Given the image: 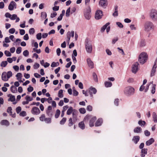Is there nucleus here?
Here are the masks:
<instances>
[{
    "mask_svg": "<svg viewBox=\"0 0 157 157\" xmlns=\"http://www.w3.org/2000/svg\"><path fill=\"white\" fill-rule=\"evenodd\" d=\"M124 92L126 96L130 97L134 94L135 89L131 86H128L124 88Z\"/></svg>",
    "mask_w": 157,
    "mask_h": 157,
    "instance_id": "nucleus-1",
    "label": "nucleus"
},
{
    "mask_svg": "<svg viewBox=\"0 0 157 157\" xmlns=\"http://www.w3.org/2000/svg\"><path fill=\"white\" fill-rule=\"evenodd\" d=\"M147 59V55L144 52L141 53L139 56L138 61L141 64L145 63Z\"/></svg>",
    "mask_w": 157,
    "mask_h": 157,
    "instance_id": "nucleus-2",
    "label": "nucleus"
},
{
    "mask_svg": "<svg viewBox=\"0 0 157 157\" xmlns=\"http://www.w3.org/2000/svg\"><path fill=\"white\" fill-rule=\"evenodd\" d=\"M154 26L153 23L150 21H147L144 25V30L147 32L150 31L151 29H153Z\"/></svg>",
    "mask_w": 157,
    "mask_h": 157,
    "instance_id": "nucleus-3",
    "label": "nucleus"
},
{
    "mask_svg": "<svg viewBox=\"0 0 157 157\" xmlns=\"http://www.w3.org/2000/svg\"><path fill=\"white\" fill-rule=\"evenodd\" d=\"M85 47L86 52L88 53H91L92 51L93 48L91 42L87 41L86 42Z\"/></svg>",
    "mask_w": 157,
    "mask_h": 157,
    "instance_id": "nucleus-4",
    "label": "nucleus"
},
{
    "mask_svg": "<svg viewBox=\"0 0 157 157\" xmlns=\"http://www.w3.org/2000/svg\"><path fill=\"white\" fill-rule=\"evenodd\" d=\"M150 16L153 21H157V12L155 10L153 9L151 10Z\"/></svg>",
    "mask_w": 157,
    "mask_h": 157,
    "instance_id": "nucleus-5",
    "label": "nucleus"
},
{
    "mask_svg": "<svg viewBox=\"0 0 157 157\" xmlns=\"http://www.w3.org/2000/svg\"><path fill=\"white\" fill-rule=\"evenodd\" d=\"M84 15L86 19H90L91 16V9L90 7H88L86 11L84 12Z\"/></svg>",
    "mask_w": 157,
    "mask_h": 157,
    "instance_id": "nucleus-6",
    "label": "nucleus"
},
{
    "mask_svg": "<svg viewBox=\"0 0 157 157\" xmlns=\"http://www.w3.org/2000/svg\"><path fill=\"white\" fill-rule=\"evenodd\" d=\"M31 112L32 114L35 115H38L40 113L39 109L36 107H33L32 109Z\"/></svg>",
    "mask_w": 157,
    "mask_h": 157,
    "instance_id": "nucleus-7",
    "label": "nucleus"
},
{
    "mask_svg": "<svg viewBox=\"0 0 157 157\" xmlns=\"http://www.w3.org/2000/svg\"><path fill=\"white\" fill-rule=\"evenodd\" d=\"M139 64L138 62H136L132 65V71L133 73H136L138 69V66Z\"/></svg>",
    "mask_w": 157,
    "mask_h": 157,
    "instance_id": "nucleus-8",
    "label": "nucleus"
},
{
    "mask_svg": "<svg viewBox=\"0 0 157 157\" xmlns=\"http://www.w3.org/2000/svg\"><path fill=\"white\" fill-rule=\"evenodd\" d=\"M103 15L102 11L100 10H98L95 14V18L96 19L98 20L101 18Z\"/></svg>",
    "mask_w": 157,
    "mask_h": 157,
    "instance_id": "nucleus-9",
    "label": "nucleus"
},
{
    "mask_svg": "<svg viewBox=\"0 0 157 157\" xmlns=\"http://www.w3.org/2000/svg\"><path fill=\"white\" fill-rule=\"evenodd\" d=\"M99 4L103 8H105L108 5L107 0H100Z\"/></svg>",
    "mask_w": 157,
    "mask_h": 157,
    "instance_id": "nucleus-10",
    "label": "nucleus"
},
{
    "mask_svg": "<svg viewBox=\"0 0 157 157\" xmlns=\"http://www.w3.org/2000/svg\"><path fill=\"white\" fill-rule=\"evenodd\" d=\"M89 92L90 97H93V94H95L97 93V90L95 88L91 86L89 89Z\"/></svg>",
    "mask_w": 157,
    "mask_h": 157,
    "instance_id": "nucleus-11",
    "label": "nucleus"
},
{
    "mask_svg": "<svg viewBox=\"0 0 157 157\" xmlns=\"http://www.w3.org/2000/svg\"><path fill=\"white\" fill-rule=\"evenodd\" d=\"M16 8V4L14 1H11L8 6V9L10 10H13L14 8Z\"/></svg>",
    "mask_w": 157,
    "mask_h": 157,
    "instance_id": "nucleus-12",
    "label": "nucleus"
},
{
    "mask_svg": "<svg viewBox=\"0 0 157 157\" xmlns=\"http://www.w3.org/2000/svg\"><path fill=\"white\" fill-rule=\"evenodd\" d=\"M87 62L89 67H90L91 68H93L94 67V63L90 58L87 59Z\"/></svg>",
    "mask_w": 157,
    "mask_h": 157,
    "instance_id": "nucleus-13",
    "label": "nucleus"
},
{
    "mask_svg": "<svg viewBox=\"0 0 157 157\" xmlns=\"http://www.w3.org/2000/svg\"><path fill=\"white\" fill-rule=\"evenodd\" d=\"M157 67L156 65H155V63L154 64V65L152 67L151 71L150 74V76L151 77L155 75V73L156 71V69Z\"/></svg>",
    "mask_w": 157,
    "mask_h": 157,
    "instance_id": "nucleus-14",
    "label": "nucleus"
},
{
    "mask_svg": "<svg viewBox=\"0 0 157 157\" xmlns=\"http://www.w3.org/2000/svg\"><path fill=\"white\" fill-rule=\"evenodd\" d=\"M1 78L2 80L4 81H7L8 80V79L7 76L6 72H4L2 73Z\"/></svg>",
    "mask_w": 157,
    "mask_h": 157,
    "instance_id": "nucleus-15",
    "label": "nucleus"
},
{
    "mask_svg": "<svg viewBox=\"0 0 157 157\" xmlns=\"http://www.w3.org/2000/svg\"><path fill=\"white\" fill-rule=\"evenodd\" d=\"M96 119L97 118L96 117H94L91 119L89 122V125L90 127H91L94 126V122Z\"/></svg>",
    "mask_w": 157,
    "mask_h": 157,
    "instance_id": "nucleus-16",
    "label": "nucleus"
},
{
    "mask_svg": "<svg viewBox=\"0 0 157 157\" xmlns=\"http://www.w3.org/2000/svg\"><path fill=\"white\" fill-rule=\"evenodd\" d=\"M146 44L145 41L144 39H141L139 43V47L140 48L144 47Z\"/></svg>",
    "mask_w": 157,
    "mask_h": 157,
    "instance_id": "nucleus-17",
    "label": "nucleus"
},
{
    "mask_svg": "<svg viewBox=\"0 0 157 157\" xmlns=\"http://www.w3.org/2000/svg\"><path fill=\"white\" fill-rule=\"evenodd\" d=\"M103 122V120L101 119H99L96 121L95 123V126H101Z\"/></svg>",
    "mask_w": 157,
    "mask_h": 157,
    "instance_id": "nucleus-18",
    "label": "nucleus"
},
{
    "mask_svg": "<svg viewBox=\"0 0 157 157\" xmlns=\"http://www.w3.org/2000/svg\"><path fill=\"white\" fill-rule=\"evenodd\" d=\"M154 141L155 140L153 138H151L146 142V144L147 146H150L154 143Z\"/></svg>",
    "mask_w": 157,
    "mask_h": 157,
    "instance_id": "nucleus-19",
    "label": "nucleus"
},
{
    "mask_svg": "<svg viewBox=\"0 0 157 157\" xmlns=\"http://www.w3.org/2000/svg\"><path fill=\"white\" fill-rule=\"evenodd\" d=\"M0 124L2 125H5L7 126L9 125L10 124L9 121L6 120H2L0 122Z\"/></svg>",
    "mask_w": 157,
    "mask_h": 157,
    "instance_id": "nucleus-20",
    "label": "nucleus"
},
{
    "mask_svg": "<svg viewBox=\"0 0 157 157\" xmlns=\"http://www.w3.org/2000/svg\"><path fill=\"white\" fill-rule=\"evenodd\" d=\"M74 111V109L72 107L70 106L67 109V115H71Z\"/></svg>",
    "mask_w": 157,
    "mask_h": 157,
    "instance_id": "nucleus-21",
    "label": "nucleus"
},
{
    "mask_svg": "<svg viewBox=\"0 0 157 157\" xmlns=\"http://www.w3.org/2000/svg\"><path fill=\"white\" fill-rule=\"evenodd\" d=\"M142 131V128L139 127L135 128L134 129V132L136 133H140Z\"/></svg>",
    "mask_w": 157,
    "mask_h": 157,
    "instance_id": "nucleus-22",
    "label": "nucleus"
},
{
    "mask_svg": "<svg viewBox=\"0 0 157 157\" xmlns=\"http://www.w3.org/2000/svg\"><path fill=\"white\" fill-rule=\"evenodd\" d=\"M140 137L139 136H134L132 139V140L135 144H136L140 140Z\"/></svg>",
    "mask_w": 157,
    "mask_h": 157,
    "instance_id": "nucleus-23",
    "label": "nucleus"
},
{
    "mask_svg": "<svg viewBox=\"0 0 157 157\" xmlns=\"http://www.w3.org/2000/svg\"><path fill=\"white\" fill-rule=\"evenodd\" d=\"M78 111L74 109V111L72 113V116L73 119H75L77 118Z\"/></svg>",
    "mask_w": 157,
    "mask_h": 157,
    "instance_id": "nucleus-24",
    "label": "nucleus"
},
{
    "mask_svg": "<svg viewBox=\"0 0 157 157\" xmlns=\"http://www.w3.org/2000/svg\"><path fill=\"white\" fill-rule=\"evenodd\" d=\"M79 127L82 129H84L85 128V125L83 121H81L78 124Z\"/></svg>",
    "mask_w": 157,
    "mask_h": 157,
    "instance_id": "nucleus-25",
    "label": "nucleus"
},
{
    "mask_svg": "<svg viewBox=\"0 0 157 157\" xmlns=\"http://www.w3.org/2000/svg\"><path fill=\"white\" fill-rule=\"evenodd\" d=\"M109 23L108 22L106 23L105 25H103L101 29V32H104L107 27L109 25Z\"/></svg>",
    "mask_w": 157,
    "mask_h": 157,
    "instance_id": "nucleus-26",
    "label": "nucleus"
},
{
    "mask_svg": "<svg viewBox=\"0 0 157 157\" xmlns=\"http://www.w3.org/2000/svg\"><path fill=\"white\" fill-rule=\"evenodd\" d=\"M153 120L155 123L157 122V115L155 112H153L152 114Z\"/></svg>",
    "mask_w": 157,
    "mask_h": 157,
    "instance_id": "nucleus-27",
    "label": "nucleus"
},
{
    "mask_svg": "<svg viewBox=\"0 0 157 157\" xmlns=\"http://www.w3.org/2000/svg\"><path fill=\"white\" fill-rule=\"evenodd\" d=\"M11 91L13 93H16L17 92V88L14 86H12L10 88Z\"/></svg>",
    "mask_w": 157,
    "mask_h": 157,
    "instance_id": "nucleus-28",
    "label": "nucleus"
},
{
    "mask_svg": "<svg viewBox=\"0 0 157 157\" xmlns=\"http://www.w3.org/2000/svg\"><path fill=\"white\" fill-rule=\"evenodd\" d=\"M105 85L106 87H109L112 86V84L111 82H105Z\"/></svg>",
    "mask_w": 157,
    "mask_h": 157,
    "instance_id": "nucleus-29",
    "label": "nucleus"
},
{
    "mask_svg": "<svg viewBox=\"0 0 157 157\" xmlns=\"http://www.w3.org/2000/svg\"><path fill=\"white\" fill-rule=\"evenodd\" d=\"M60 113V110L58 109H57L56 110V114L55 115V118H58L59 116Z\"/></svg>",
    "mask_w": 157,
    "mask_h": 157,
    "instance_id": "nucleus-30",
    "label": "nucleus"
},
{
    "mask_svg": "<svg viewBox=\"0 0 157 157\" xmlns=\"http://www.w3.org/2000/svg\"><path fill=\"white\" fill-rule=\"evenodd\" d=\"M7 64L8 63L7 61H3L1 63L0 66L2 67H5L6 66Z\"/></svg>",
    "mask_w": 157,
    "mask_h": 157,
    "instance_id": "nucleus-31",
    "label": "nucleus"
},
{
    "mask_svg": "<svg viewBox=\"0 0 157 157\" xmlns=\"http://www.w3.org/2000/svg\"><path fill=\"white\" fill-rule=\"evenodd\" d=\"M63 90H60L58 92V96L59 98H62L63 95Z\"/></svg>",
    "mask_w": 157,
    "mask_h": 157,
    "instance_id": "nucleus-32",
    "label": "nucleus"
},
{
    "mask_svg": "<svg viewBox=\"0 0 157 157\" xmlns=\"http://www.w3.org/2000/svg\"><path fill=\"white\" fill-rule=\"evenodd\" d=\"M156 86V85L155 84H153L152 85V86L151 90V93L152 94H154L155 92Z\"/></svg>",
    "mask_w": 157,
    "mask_h": 157,
    "instance_id": "nucleus-33",
    "label": "nucleus"
},
{
    "mask_svg": "<svg viewBox=\"0 0 157 157\" xmlns=\"http://www.w3.org/2000/svg\"><path fill=\"white\" fill-rule=\"evenodd\" d=\"M16 76L17 77V79L19 80L21 79L22 75L21 73H18L17 74Z\"/></svg>",
    "mask_w": 157,
    "mask_h": 157,
    "instance_id": "nucleus-34",
    "label": "nucleus"
},
{
    "mask_svg": "<svg viewBox=\"0 0 157 157\" xmlns=\"http://www.w3.org/2000/svg\"><path fill=\"white\" fill-rule=\"evenodd\" d=\"M41 16L42 18H45L47 17V14L45 12H42L41 13Z\"/></svg>",
    "mask_w": 157,
    "mask_h": 157,
    "instance_id": "nucleus-35",
    "label": "nucleus"
},
{
    "mask_svg": "<svg viewBox=\"0 0 157 157\" xmlns=\"http://www.w3.org/2000/svg\"><path fill=\"white\" fill-rule=\"evenodd\" d=\"M7 76L9 79L10 77L12 76L13 74L11 71H8L6 73Z\"/></svg>",
    "mask_w": 157,
    "mask_h": 157,
    "instance_id": "nucleus-36",
    "label": "nucleus"
},
{
    "mask_svg": "<svg viewBox=\"0 0 157 157\" xmlns=\"http://www.w3.org/2000/svg\"><path fill=\"white\" fill-rule=\"evenodd\" d=\"M15 96L14 95H12L11 96V97H10V98L8 99V101H11L13 102L15 100Z\"/></svg>",
    "mask_w": 157,
    "mask_h": 157,
    "instance_id": "nucleus-37",
    "label": "nucleus"
},
{
    "mask_svg": "<svg viewBox=\"0 0 157 157\" xmlns=\"http://www.w3.org/2000/svg\"><path fill=\"white\" fill-rule=\"evenodd\" d=\"M138 124L141 126H144L146 122L144 121L140 120L138 122Z\"/></svg>",
    "mask_w": 157,
    "mask_h": 157,
    "instance_id": "nucleus-38",
    "label": "nucleus"
},
{
    "mask_svg": "<svg viewBox=\"0 0 157 157\" xmlns=\"http://www.w3.org/2000/svg\"><path fill=\"white\" fill-rule=\"evenodd\" d=\"M46 113L48 117H52V111L46 110Z\"/></svg>",
    "mask_w": 157,
    "mask_h": 157,
    "instance_id": "nucleus-39",
    "label": "nucleus"
},
{
    "mask_svg": "<svg viewBox=\"0 0 157 157\" xmlns=\"http://www.w3.org/2000/svg\"><path fill=\"white\" fill-rule=\"evenodd\" d=\"M46 123H50L51 122V118H46L44 119V121Z\"/></svg>",
    "mask_w": 157,
    "mask_h": 157,
    "instance_id": "nucleus-40",
    "label": "nucleus"
},
{
    "mask_svg": "<svg viewBox=\"0 0 157 157\" xmlns=\"http://www.w3.org/2000/svg\"><path fill=\"white\" fill-rule=\"evenodd\" d=\"M59 62H57L56 63H55V62H53L52 63L51 66L52 67H55L57 66H58L59 65Z\"/></svg>",
    "mask_w": 157,
    "mask_h": 157,
    "instance_id": "nucleus-41",
    "label": "nucleus"
},
{
    "mask_svg": "<svg viewBox=\"0 0 157 157\" xmlns=\"http://www.w3.org/2000/svg\"><path fill=\"white\" fill-rule=\"evenodd\" d=\"M79 110L80 113L84 114L86 112V109L84 108H81L79 109Z\"/></svg>",
    "mask_w": 157,
    "mask_h": 157,
    "instance_id": "nucleus-42",
    "label": "nucleus"
},
{
    "mask_svg": "<svg viewBox=\"0 0 157 157\" xmlns=\"http://www.w3.org/2000/svg\"><path fill=\"white\" fill-rule=\"evenodd\" d=\"M70 8H68L67 10H66V16L67 17H68L70 15Z\"/></svg>",
    "mask_w": 157,
    "mask_h": 157,
    "instance_id": "nucleus-43",
    "label": "nucleus"
},
{
    "mask_svg": "<svg viewBox=\"0 0 157 157\" xmlns=\"http://www.w3.org/2000/svg\"><path fill=\"white\" fill-rule=\"evenodd\" d=\"M71 34V32L70 31L68 32L67 33V41H68V43L69 42V41L70 39Z\"/></svg>",
    "mask_w": 157,
    "mask_h": 157,
    "instance_id": "nucleus-44",
    "label": "nucleus"
},
{
    "mask_svg": "<svg viewBox=\"0 0 157 157\" xmlns=\"http://www.w3.org/2000/svg\"><path fill=\"white\" fill-rule=\"evenodd\" d=\"M67 119L65 117H63L60 122V124H63L66 122Z\"/></svg>",
    "mask_w": 157,
    "mask_h": 157,
    "instance_id": "nucleus-45",
    "label": "nucleus"
},
{
    "mask_svg": "<svg viewBox=\"0 0 157 157\" xmlns=\"http://www.w3.org/2000/svg\"><path fill=\"white\" fill-rule=\"evenodd\" d=\"M5 54L7 56H11V54L10 53V52L7 50L5 51L4 52Z\"/></svg>",
    "mask_w": 157,
    "mask_h": 157,
    "instance_id": "nucleus-46",
    "label": "nucleus"
},
{
    "mask_svg": "<svg viewBox=\"0 0 157 157\" xmlns=\"http://www.w3.org/2000/svg\"><path fill=\"white\" fill-rule=\"evenodd\" d=\"M93 76L94 79V81L97 82L98 81L97 76L95 73H93Z\"/></svg>",
    "mask_w": 157,
    "mask_h": 157,
    "instance_id": "nucleus-47",
    "label": "nucleus"
},
{
    "mask_svg": "<svg viewBox=\"0 0 157 157\" xmlns=\"http://www.w3.org/2000/svg\"><path fill=\"white\" fill-rule=\"evenodd\" d=\"M35 32L34 29L33 28H31L29 30V33L30 34H33Z\"/></svg>",
    "mask_w": 157,
    "mask_h": 157,
    "instance_id": "nucleus-48",
    "label": "nucleus"
},
{
    "mask_svg": "<svg viewBox=\"0 0 157 157\" xmlns=\"http://www.w3.org/2000/svg\"><path fill=\"white\" fill-rule=\"evenodd\" d=\"M73 124V122H72V118H70L69 120L68 125L69 126H72Z\"/></svg>",
    "mask_w": 157,
    "mask_h": 157,
    "instance_id": "nucleus-49",
    "label": "nucleus"
},
{
    "mask_svg": "<svg viewBox=\"0 0 157 157\" xmlns=\"http://www.w3.org/2000/svg\"><path fill=\"white\" fill-rule=\"evenodd\" d=\"M45 118V115L43 114L41 115V116L40 117V121H44V119Z\"/></svg>",
    "mask_w": 157,
    "mask_h": 157,
    "instance_id": "nucleus-50",
    "label": "nucleus"
},
{
    "mask_svg": "<svg viewBox=\"0 0 157 157\" xmlns=\"http://www.w3.org/2000/svg\"><path fill=\"white\" fill-rule=\"evenodd\" d=\"M21 48L20 47H18L16 50V53L18 54H19L21 53Z\"/></svg>",
    "mask_w": 157,
    "mask_h": 157,
    "instance_id": "nucleus-51",
    "label": "nucleus"
},
{
    "mask_svg": "<svg viewBox=\"0 0 157 157\" xmlns=\"http://www.w3.org/2000/svg\"><path fill=\"white\" fill-rule=\"evenodd\" d=\"M41 33H39L37 34L36 35V38L39 40H40L41 39L42 36H41Z\"/></svg>",
    "mask_w": 157,
    "mask_h": 157,
    "instance_id": "nucleus-52",
    "label": "nucleus"
},
{
    "mask_svg": "<svg viewBox=\"0 0 157 157\" xmlns=\"http://www.w3.org/2000/svg\"><path fill=\"white\" fill-rule=\"evenodd\" d=\"M29 52L27 50L24 51L23 52V55L25 56H27L29 55Z\"/></svg>",
    "mask_w": 157,
    "mask_h": 157,
    "instance_id": "nucleus-53",
    "label": "nucleus"
},
{
    "mask_svg": "<svg viewBox=\"0 0 157 157\" xmlns=\"http://www.w3.org/2000/svg\"><path fill=\"white\" fill-rule=\"evenodd\" d=\"M26 115V112L25 111H22L19 114L20 116L24 117Z\"/></svg>",
    "mask_w": 157,
    "mask_h": 157,
    "instance_id": "nucleus-54",
    "label": "nucleus"
},
{
    "mask_svg": "<svg viewBox=\"0 0 157 157\" xmlns=\"http://www.w3.org/2000/svg\"><path fill=\"white\" fill-rule=\"evenodd\" d=\"M21 107L19 106L17 107L16 109V111L17 113L18 114L21 112Z\"/></svg>",
    "mask_w": 157,
    "mask_h": 157,
    "instance_id": "nucleus-55",
    "label": "nucleus"
},
{
    "mask_svg": "<svg viewBox=\"0 0 157 157\" xmlns=\"http://www.w3.org/2000/svg\"><path fill=\"white\" fill-rule=\"evenodd\" d=\"M40 67V65L39 64L37 63H35L33 67L34 69H37Z\"/></svg>",
    "mask_w": 157,
    "mask_h": 157,
    "instance_id": "nucleus-56",
    "label": "nucleus"
},
{
    "mask_svg": "<svg viewBox=\"0 0 157 157\" xmlns=\"http://www.w3.org/2000/svg\"><path fill=\"white\" fill-rule=\"evenodd\" d=\"M17 17V15L15 14H14L11 16L10 19L11 20H14L16 19Z\"/></svg>",
    "mask_w": 157,
    "mask_h": 157,
    "instance_id": "nucleus-57",
    "label": "nucleus"
},
{
    "mask_svg": "<svg viewBox=\"0 0 157 157\" xmlns=\"http://www.w3.org/2000/svg\"><path fill=\"white\" fill-rule=\"evenodd\" d=\"M26 99L27 101H28L29 102V101H31L33 100V98L30 96H26Z\"/></svg>",
    "mask_w": 157,
    "mask_h": 157,
    "instance_id": "nucleus-58",
    "label": "nucleus"
},
{
    "mask_svg": "<svg viewBox=\"0 0 157 157\" xmlns=\"http://www.w3.org/2000/svg\"><path fill=\"white\" fill-rule=\"evenodd\" d=\"M144 134L146 136H148L150 135V132L147 130H146L144 131Z\"/></svg>",
    "mask_w": 157,
    "mask_h": 157,
    "instance_id": "nucleus-59",
    "label": "nucleus"
},
{
    "mask_svg": "<svg viewBox=\"0 0 157 157\" xmlns=\"http://www.w3.org/2000/svg\"><path fill=\"white\" fill-rule=\"evenodd\" d=\"M147 149H143L141 150V153L146 154L147 153Z\"/></svg>",
    "mask_w": 157,
    "mask_h": 157,
    "instance_id": "nucleus-60",
    "label": "nucleus"
},
{
    "mask_svg": "<svg viewBox=\"0 0 157 157\" xmlns=\"http://www.w3.org/2000/svg\"><path fill=\"white\" fill-rule=\"evenodd\" d=\"M12 109L11 107H8L7 110V112L8 113H10V114H11L12 113Z\"/></svg>",
    "mask_w": 157,
    "mask_h": 157,
    "instance_id": "nucleus-61",
    "label": "nucleus"
},
{
    "mask_svg": "<svg viewBox=\"0 0 157 157\" xmlns=\"http://www.w3.org/2000/svg\"><path fill=\"white\" fill-rule=\"evenodd\" d=\"M15 30L14 28H11L9 30V33L11 34H13L15 32Z\"/></svg>",
    "mask_w": 157,
    "mask_h": 157,
    "instance_id": "nucleus-62",
    "label": "nucleus"
},
{
    "mask_svg": "<svg viewBox=\"0 0 157 157\" xmlns=\"http://www.w3.org/2000/svg\"><path fill=\"white\" fill-rule=\"evenodd\" d=\"M118 40V38L117 37L113 38L112 41V43L113 44H115V43Z\"/></svg>",
    "mask_w": 157,
    "mask_h": 157,
    "instance_id": "nucleus-63",
    "label": "nucleus"
},
{
    "mask_svg": "<svg viewBox=\"0 0 157 157\" xmlns=\"http://www.w3.org/2000/svg\"><path fill=\"white\" fill-rule=\"evenodd\" d=\"M116 24L120 28H122L123 27V25L120 22H117Z\"/></svg>",
    "mask_w": 157,
    "mask_h": 157,
    "instance_id": "nucleus-64",
    "label": "nucleus"
}]
</instances>
